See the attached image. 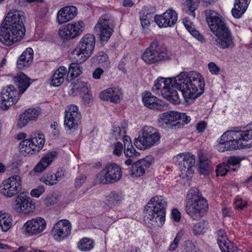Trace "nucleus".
<instances>
[{"label":"nucleus","mask_w":252,"mask_h":252,"mask_svg":"<svg viewBox=\"0 0 252 252\" xmlns=\"http://www.w3.org/2000/svg\"><path fill=\"white\" fill-rule=\"evenodd\" d=\"M174 84L181 92L186 101L195 99L204 92V78L199 73L194 71L182 72L174 78Z\"/></svg>","instance_id":"f257e3e1"},{"label":"nucleus","mask_w":252,"mask_h":252,"mask_svg":"<svg viewBox=\"0 0 252 252\" xmlns=\"http://www.w3.org/2000/svg\"><path fill=\"white\" fill-rule=\"evenodd\" d=\"M206 16L210 30L216 36L214 44L222 49L234 48L235 43L232 33L222 17L212 10L206 11Z\"/></svg>","instance_id":"f03ea898"},{"label":"nucleus","mask_w":252,"mask_h":252,"mask_svg":"<svg viewBox=\"0 0 252 252\" xmlns=\"http://www.w3.org/2000/svg\"><path fill=\"white\" fill-rule=\"evenodd\" d=\"M166 199L162 195L152 197L145 207V217L154 227L163 225L165 220Z\"/></svg>","instance_id":"7ed1b4c3"},{"label":"nucleus","mask_w":252,"mask_h":252,"mask_svg":"<svg viewBox=\"0 0 252 252\" xmlns=\"http://www.w3.org/2000/svg\"><path fill=\"white\" fill-rule=\"evenodd\" d=\"M24 23L4 19L0 28V41L6 46H10L20 41L24 36Z\"/></svg>","instance_id":"20e7f679"},{"label":"nucleus","mask_w":252,"mask_h":252,"mask_svg":"<svg viewBox=\"0 0 252 252\" xmlns=\"http://www.w3.org/2000/svg\"><path fill=\"white\" fill-rule=\"evenodd\" d=\"M141 58L147 64L160 63L170 60L167 48L159 40L155 39L146 48Z\"/></svg>","instance_id":"39448f33"},{"label":"nucleus","mask_w":252,"mask_h":252,"mask_svg":"<svg viewBox=\"0 0 252 252\" xmlns=\"http://www.w3.org/2000/svg\"><path fill=\"white\" fill-rule=\"evenodd\" d=\"M208 209L207 201L200 196L195 189H190L187 194L186 211L194 220H198L204 216Z\"/></svg>","instance_id":"423d86ee"},{"label":"nucleus","mask_w":252,"mask_h":252,"mask_svg":"<svg viewBox=\"0 0 252 252\" xmlns=\"http://www.w3.org/2000/svg\"><path fill=\"white\" fill-rule=\"evenodd\" d=\"M161 136L158 130L151 126H145L141 130L134 144L140 150H146L158 145Z\"/></svg>","instance_id":"0eeeda50"},{"label":"nucleus","mask_w":252,"mask_h":252,"mask_svg":"<svg viewBox=\"0 0 252 252\" xmlns=\"http://www.w3.org/2000/svg\"><path fill=\"white\" fill-rule=\"evenodd\" d=\"M95 44L94 36L90 33L85 34L72 51V54L80 63L85 62L93 54Z\"/></svg>","instance_id":"6e6552de"},{"label":"nucleus","mask_w":252,"mask_h":252,"mask_svg":"<svg viewBox=\"0 0 252 252\" xmlns=\"http://www.w3.org/2000/svg\"><path fill=\"white\" fill-rule=\"evenodd\" d=\"M114 23V18L110 13H105L99 18L94 31L101 43H106L110 39L115 27Z\"/></svg>","instance_id":"1a4fd4ad"},{"label":"nucleus","mask_w":252,"mask_h":252,"mask_svg":"<svg viewBox=\"0 0 252 252\" xmlns=\"http://www.w3.org/2000/svg\"><path fill=\"white\" fill-rule=\"evenodd\" d=\"M122 177L121 167L117 163H108L97 176V181L102 184H112L119 181Z\"/></svg>","instance_id":"9d476101"},{"label":"nucleus","mask_w":252,"mask_h":252,"mask_svg":"<svg viewBox=\"0 0 252 252\" xmlns=\"http://www.w3.org/2000/svg\"><path fill=\"white\" fill-rule=\"evenodd\" d=\"M22 94L12 85L7 86L1 93L0 108L3 110H7L18 101Z\"/></svg>","instance_id":"9b49d317"},{"label":"nucleus","mask_w":252,"mask_h":252,"mask_svg":"<svg viewBox=\"0 0 252 252\" xmlns=\"http://www.w3.org/2000/svg\"><path fill=\"white\" fill-rule=\"evenodd\" d=\"M21 178L13 175L2 182L0 191L3 195L11 197L17 194L21 189Z\"/></svg>","instance_id":"f8f14e48"},{"label":"nucleus","mask_w":252,"mask_h":252,"mask_svg":"<svg viewBox=\"0 0 252 252\" xmlns=\"http://www.w3.org/2000/svg\"><path fill=\"white\" fill-rule=\"evenodd\" d=\"M236 131H227L221 136L218 148L221 152L236 149H242L243 144L234 135Z\"/></svg>","instance_id":"ddd939ff"},{"label":"nucleus","mask_w":252,"mask_h":252,"mask_svg":"<svg viewBox=\"0 0 252 252\" xmlns=\"http://www.w3.org/2000/svg\"><path fill=\"white\" fill-rule=\"evenodd\" d=\"M81 118L78 106L74 104L68 105L65 111L64 125L68 130H75L78 128Z\"/></svg>","instance_id":"4468645a"},{"label":"nucleus","mask_w":252,"mask_h":252,"mask_svg":"<svg viewBox=\"0 0 252 252\" xmlns=\"http://www.w3.org/2000/svg\"><path fill=\"white\" fill-rule=\"evenodd\" d=\"M71 224L67 220H62L54 225L52 230L54 238L58 241L66 239L70 234Z\"/></svg>","instance_id":"2eb2a0df"},{"label":"nucleus","mask_w":252,"mask_h":252,"mask_svg":"<svg viewBox=\"0 0 252 252\" xmlns=\"http://www.w3.org/2000/svg\"><path fill=\"white\" fill-rule=\"evenodd\" d=\"M46 227V222L41 217L28 220L25 223L23 229L29 235L38 234L43 231Z\"/></svg>","instance_id":"dca6fc26"},{"label":"nucleus","mask_w":252,"mask_h":252,"mask_svg":"<svg viewBox=\"0 0 252 252\" xmlns=\"http://www.w3.org/2000/svg\"><path fill=\"white\" fill-rule=\"evenodd\" d=\"M179 157L182 159L180 161V169L182 174H185L187 177H190L193 174L195 158V156L191 153L180 154Z\"/></svg>","instance_id":"f3484780"},{"label":"nucleus","mask_w":252,"mask_h":252,"mask_svg":"<svg viewBox=\"0 0 252 252\" xmlns=\"http://www.w3.org/2000/svg\"><path fill=\"white\" fill-rule=\"evenodd\" d=\"M154 20L159 28L173 26L177 21V14L172 9H168L161 15L155 16Z\"/></svg>","instance_id":"a211bd4d"},{"label":"nucleus","mask_w":252,"mask_h":252,"mask_svg":"<svg viewBox=\"0 0 252 252\" xmlns=\"http://www.w3.org/2000/svg\"><path fill=\"white\" fill-rule=\"evenodd\" d=\"M35 206L31 198L24 193H21L17 197L15 200L14 209L17 212H23L28 214L33 212Z\"/></svg>","instance_id":"6ab92c4d"},{"label":"nucleus","mask_w":252,"mask_h":252,"mask_svg":"<svg viewBox=\"0 0 252 252\" xmlns=\"http://www.w3.org/2000/svg\"><path fill=\"white\" fill-rule=\"evenodd\" d=\"M99 97L103 100L117 103L122 98V93L118 88H109L102 91L99 94Z\"/></svg>","instance_id":"aec40b11"},{"label":"nucleus","mask_w":252,"mask_h":252,"mask_svg":"<svg viewBox=\"0 0 252 252\" xmlns=\"http://www.w3.org/2000/svg\"><path fill=\"white\" fill-rule=\"evenodd\" d=\"M217 234L218 237L217 243L222 252H241L237 247H234L232 244L227 243V238L223 229L219 230Z\"/></svg>","instance_id":"412c9836"},{"label":"nucleus","mask_w":252,"mask_h":252,"mask_svg":"<svg viewBox=\"0 0 252 252\" xmlns=\"http://www.w3.org/2000/svg\"><path fill=\"white\" fill-rule=\"evenodd\" d=\"M77 13V9L74 6H66L61 9L57 14V20L62 24L73 19Z\"/></svg>","instance_id":"4be33fe9"},{"label":"nucleus","mask_w":252,"mask_h":252,"mask_svg":"<svg viewBox=\"0 0 252 252\" xmlns=\"http://www.w3.org/2000/svg\"><path fill=\"white\" fill-rule=\"evenodd\" d=\"M180 113L175 111H168L160 115L161 121L164 123L168 128L171 129H177V126H175L176 123L179 120Z\"/></svg>","instance_id":"5701e85b"},{"label":"nucleus","mask_w":252,"mask_h":252,"mask_svg":"<svg viewBox=\"0 0 252 252\" xmlns=\"http://www.w3.org/2000/svg\"><path fill=\"white\" fill-rule=\"evenodd\" d=\"M33 51L31 48H27L17 61V66L19 69H24L30 66L33 62Z\"/></svg>","instance_id":"b1692460"},{"label":"nucleus","mask_w":252,"mask_h":252,"mask_svg":"<svg viewBox=\"0 0 252 252\" xmlns=\"http://www.w3.org/2000/svg\"><path fill=\"white\" fill-rule=\"evenodd\" d=\"M124 200L122 191H112L105 197V204L110 208L120 206Z\"/></svg>","instance_id":"393cba45"},{"label":"nucleus","mask_w":252,"mask_h":252,"mask_svg":"<svg viewBox=\"0 0 252 252\" xmlns=\"http://www.w3.org/2000/svg\"><path fill=\"white\" fill-rule=\"evenodd\" d=\"M174 78L172 79L171 85L168 86L167 89H164L162 91L163 97L174 104H179L180 103V99L178 94L175 89L176 86L174 84Z\"/></svg>","instance_id":"a878e982"},{"label":"nucleus","mask_w":252,"mask_h":252,"mask_svg":"<svg viewBox=\"0 0 252 252\" xmlns=\"http://www.w3.org/2000/svg\"><path fill=\"white\" fill-rule=\"evenodd\" d=\"M56 155V152L48 153L45 155L33 170L36 173H41L52 162Z\"/></svg>","instance_id":"bb28decb"},{"label":"nucleus","mask_w":252,"mask_h":252,"mask_svg":"<svg viewBox=\"0 0 252 252\" xmlns=\"http://www.w3.org/2000/svg\"><path fill=\"white\" fill-rule=\"evenodd\" d=\"M247 127L246 130L236 131L234 135L235 138H238V141H240V143L243 144L242 149L248 145V141L252 140V122L248 125Z\"/></svg>","instance_id":"cd10ccee"},{"label":"nucleus","mask_w":252,"mask_h":252,"mask_svg":"<svg viewBox=\"0 0 252 252\" xmlns=\"http://www.w3.org/2000/svg\"><path fill=\"white\" fill-rule=\"evenodd\" d=\"M142 101L145 106L150 109H158L162 104L161 101L149 91H145L142 96Z\"/></svg>","instance_id":"c85d7f7f"},{"label":"nucleus","mask_w":252,"mask_h":252,"mask_svg":"<svg viewBox=\"0 0 252 252\" xmlns=\"http://www.w3.org/2000/svg\"><path fill=\"white\" fill-rule=\"evenodd\" d=\"M251 0H235L234 7L231 10L233 16L240 18L246 11Z\"/></svg>","instance_id":"c756f323"},{"label":"nucleus","mask_w":252,"mask_h":252,"mask_svg":"<svg viewBox=\"0 0 252 252\" xmlns=\"http://www.w3.org/2000/svg\"><path fill=\"white\" fill-rule=\"evenodd\" d=\"M13 80L21 93H23L31 84L30 79L23 73L18 74Z\"/></svg>","instance_id":"7c9ffc66"},{"label":"nucleus","mask_w":252,"mask_h":252,"mask_svg":"<svg viewBox=\"0 0 252 252\" xmlns=\"http://www.w3.org/2000/svg\"><path fill=\"white\" fill-rule=\"evenodd\" d=\"M91 60L92 63L104 68H107L110 64L108 55L103 51L98 52Z\"/></svg>","instance_id":"2f4dec72"},{"label":"nucleus","mask_w":252,"mask_h":252,"mask_svg":"<svg viewBox=\"0 0 252 252\" xmlns=\"http://www.w3.org/2000/svg\"><path fill=\"white\" fill-rule=\"evenodd\" d=\"M66 73V68L63 66H60L53 74L51 79V85L55 87L60 86L64 81Z\"/></svg>","instance_id":"473e14b6"},{"label":"nucleus","mask_w":252,"mask_h":252,"mask_svg":"<svg viewBox=\"0 0 252 252\" xmlns=\"http://www.w3.org/2000/svg\"><path fill=\"white\" fill-rule=\"evenodd\" d=\"M124 155L126 158L124 161L126 165H132L135 159L140 156V153L136 151L132 145H129L124 148Z\"/></svg>","instance_id":"72a5a7b5"},{"label":"nucleus","mask_w":252,"mask_h":252,"mask_svg":"<svg viewBox=\"0 0 252 252\" xmlns=\"http://www.w3.org/2000/svg\"><path fill=\"white\" fill-rule=\"evenodd\" d=\"M28 140L32 144L33 150L39 151L43 147L45 143L44 135L42 134L34 133L30 136Z\"/></svg>","instance_id":"f704fd0d"},{"label":"nucleus","mask_w":252,"mask_h":252,"mask_svg":"<svg viewBox=\"0 0 252 252\" xmlns=\"http://www.w3.org/2000/svg\"><path fill=\"white\" fill-rule=\"evenodd\" d=\"M172 79H165L163 78H158L155 81V84L152 88V91L155 93H158L160 92L162 94V91L164 89H167L170 84L172 82Z\"/></svg>","instance_id":"c9c22d12"},{"label":"nucleus","mask_w":252,"mask_h":252,"mask_svg":"<svg viewBox=\"0 0 252 252\" xmlns=\"http://www.w3.org/2000/svg\"><path fill=\"white\" fill-rule=\"evenodd\" d=\"M71 85L73 93L76 94H78L81 95L89 92L88 84L81 79H77L74 81Z\"/></svg>","instance_id":"e433bc0d"},{"label":"nucleus","mask_w":252,"mask_h":252,"mask_svg":"<svg viewBox=\"0 0 252 252\" xmlns=\"http://www.w3.org/2000/svg\"><path fill=\"white\" fill-rule=\"evenodd\" d=\"M67 25L72 39L80 35L84 30L85 25L82 21H79Z\"/></svg>","instance_id":"4c0bfd02"},{"label":"nucleus","mask_w":252,"mask_h":252,"mask_svg":"<svg viewBox=\"0 0 252 252\" xmlns=\"http://www.w3.org/2000/svg\"><path fill=\"white\" fill-rule=\"evenodd\" d=\"M32 144L31 142L26 139L22 141L19 144V149L20 152L23 154H31L32 155L38 152L33 150Z\"/></svg>","instance_id":"58836bf2"},{"label":"nucleus","mask_w":252,"mask_h":252,"mask_svg":"<svg viewBox=\"0 0 252 252\" xmlns=\"http://www.w3.org/2000/svg\"><path fill=\"white\" fill-rule=\"evenodd\" d=\"M11 217L7 214L0 212V226L3 231H7L12 225Z\"/></svg>","instance_id":"ea45409f"},{"label":"nucleus","mask_w":252,"mask_h":252,"mask_svg":"<svg viewBox=\"0 0 252 252\" xmlns=\"http://www.w3.org/2000/svg\"><path fill=\"white\" fill-rule=\"evenodd\" d=\"M183 23L186 29L190 32V33L198 40L203 42L205 41V38L199 32L191 27V23L187 18L183 20Z\"/></svg>","instance_id":"a19ab883"},{"label":"nucleus","mask_w":252,"mask_h":252,"mask_svg":"<svg viewBox=\"0 0 252 252\" xmlns=\"http://www.w3.org/2000/svg\"><path fill=\"white\" fill-rule=\"evenodd\" d=\"M130 168V174L132 177H138L143 176L145 173V168L137 161L133 162Z\"/></svg>","instance_id":"79ce46f5"},{"label":"nucleus","mask_w":252,"mask_h":252,"mask_svg":"<svg viewBox=\"0 0 252 252\" xmlns=\"http://www.w3.org/2000/svg\"><path fill=\"white\" fill-rule=\"evenodd\" d=\"M25 13L23 11L13 9L11 10L7 13L5 19L13 20L14 21H18L24 23L25 20Z\"/></svg>","instance_id":"37998d69"},{"label":"nucleus","mask_w":252,"mask_h":252,"mask_svg":"<svg viewBox=\"0 0 252 252\" xmlns=\"http://www.w3.org/2000/svg\"><path fill=\"white\" fill-rule=\"evenodd\" d=\"M94 241L92 239L85 237L80 240L77 247L81 251L88 252L94 248Z\"/></svg>","instance_id":"c03bdc74"},{"label":"nucleus","mask_w":252,"mask_h":252,"mask_svg":"<svg viewBox=\"0 0 252 252\" xmlns=\"http://www.w3.org/2000/svg\"><path fill=\"white\" fill-rule=\"evenodd\" d=\"M212 169L211 161L208 159H200L198 170L201 174L207 175Z\"/></svg>","instance_id":"a18cd8bd"},{"label":"nucleus","mask_w":252,"mask_h":252,"mask_svg":"<svg viewBox=\"0 0 252 252\" xmlns=\"http://www.w3.org/2000/svg\"><path fill=\"white\" fill-rule=\"evenodd\" d=\"M232 170L233 172H235L237 170L236 167L235 168H231L227 165L225 162H223L222 163H220L217 166L216 169V173L217 176H224L226 175L227 173L230 171Z\"/></svg>","instance_id":"49530a36"},{"label":"nucleus","mask_w":252,"mask_h":252,"mask_svg":"<svg viewBox=\"0 0 252 252\" xmlns=\"http://www.w3.org/2000/svg\"><path fill=\"white\" fill-rule=\"evenodd\" d=\"M208 222L204 220L197 222L193 227V233L194 235H200L205 232L207 229Z\"/></svg>","instance_id":"de8ad7c7"},{"label":"nucleus","mask_w":252,"mask_h":252,"mask_svg":"<svg viewBox=\"0 0 252 252\" xmlns=\"http://www.w3.org/2000/svg\"><path fill=\"white\" fill-rule=\"evenodd\" d=\"M40 181L48 186H53L58 183L56 176L53 173L45 174L40 178Z\"/></svg>","instance_id":"09e8293b"},{"label":"nucleus","mask_w":252,"mask_h":252,"mask_svg":"<svg viewBox=\"0 0 252 252\" xmlns=\"http://www.w3.org/2000/svg\"><path fill=\"white\" fill-rule=\"evenodd\" d=\"M81 72L80 66L77 63H73L70 64L68 69V76L69 75H70L69 77L71 78V79L77 77Z\"/></svg>","instance_id":"8fccbe9b"},{"label":"nucleus","mask_w":252,"mask_h":252,"mask_svg":"<svg viewBox=\"0 0 252 252\" xmlns=\"http://www.w3.org/2000/svg\"><path fill=\"white\" fill-rule=\"evenodd\" d=\"M25 112L31 121H35L41 113V109L39 108H29Z\"/></svg>","instance_id":"3c124183"},{"label":"nucleus","mask_w":252,"mask_h":252,"mask_svg":"<svg viewBox=\"0 0 252 252\" xmlns=\"http://www.w3.org/2000/svg\"><path fill=\"white\" fill-rule=\"evenodd\" d=\"M180 116L175 125V126H177V129L183 127L185 125L189 124L191 120L190 117L187 116L185 113H180Z\"/></svg>","instance_id":"603ef678"},{"label":"nucleus","mask_w":252,"mask_h":252,"mask_svg":"<svg viewBox=\"0 0 252 252\" xmlns=\"http://www.w3.org/2000/svg\"><path fill=\"white\" fill-rule=\"evenodd\" d=\"M58 34L59 36L63 40L72 39L68 25L61 28L59 31Z\"/></svg>","instance_id":"864d4df0"},{"label":"nucleus","mask_w":252,"mask_h":252,"mask_svg":"<svg viewBox=\"0 0 252 252\" xmlns=\"http://www.w3.org/2000/svg\"><path fill=\"white\" fill-rule=\"evenodd\" d=\"M197 243L196 241L193 242L191 240H188L184 243V249L185 252H194L196 251Z\"/></svg>","instance_id":"5fc2aeb1"},{"label":"nucleus","mask_w":252,"mask_h":252,"mask_svg":"<svg viewBox=\"0 0 252 252\" xmlns=\"http://www.w3.org/2000/svg\"><path fill=\"white\" fill-rule=\"evenodd\" d=\"M31 121L26 115L25 112L21 114L19 116V119L17 122V127L19 128H22L26 126Z\"/></svg>","instance_id":"6e6d98bb"},{"label":"nucleus","mask_w":252,"mask_h":252,"mask_svg":"<svg viewBox=\"0 0 252 252\" xmlns=\"http://www.w3.org/2000/svg\"><path fill=\"white\" fill-rule=\"evenodd\" d=\"M184 234V233L183 231H180L177 233L175 238L169 247V250L170 251H174L177 248L179 243L182 238Z\"/></svg>","instance_id":"4d7b16f0"},{"label":"nucleus","mask_w":252,"mask_h":252,"mask_svg":"<svg viewBox=\"0 0 252 252\" xmlns=\"http://www.w3.org/2000/svg\"><path fill=\"white\" fill-rule=\"evenodd\" d=\"M244 159V158L241 157H238L236 156H230L228 157V159L226 161V163L228 166L230 167V166H237L238 167L240 166V162Z\"/></svg>","instance_id":"13d9d810"},{"label":"nucleus","mask_w":252,"mask_h":252,"mask_svg":"<svg viewBox=\"0 0 252 252\" xmlns=\"http://www.w3.org/2000/svg\"><path fill=\"white\" fill-rule=\"evenodd\" d=\"M184 5L186 8L189 11V14L194 18L195 16L194 11L196 9L194 1L193 0H186Z\"/></svg>","instance_id":"bf43d9fd"},{"label":"nucleus","mask_w":252,"mask_h":252,"mask_svg":"<svg viewBox=\"0 0 252 252\" xmlns=\"http://www.w3.org/2000/svg\"><path fill=\"white\" fill-rule=\"evenodd\" d=\"M153 160V159L151 157L147 156L145 158L138 160L137 161L139 162L142 167H143V168L145 169L150 167Z\"/></svg>","instance_id":"052dcab7"},{"label":"nucleus","mask_w":252,"mask_h":252,"mask_svg":"<svg viewBox=\"0 0 252 252\" xmlns=\"http://www.w3.org/2000/svg\"><path fill=\"white\" fill-rule=\"evenodd\" d=\"M45 191V188L43 186H39L36 189H33L31 191L32 197H38Z\"/></svg>","instance_id":"680f3d73"},{"label":"nucleus","mask_w":252,"mask_h":252,"mask_svg":"<svg viewBox=\"0 0 252 252\" xmlns=\"http://www.w3.org/2000/svg\"><path fill=\"white\" fill-rule=\"evenodd\" d=\"M208 69L212 74L218 75L220 72V68L217 65V64L213 63L211 62L208 64Z\"/></svg>","instance_id":"e2e57ef3"},{"label":"nucleus","mask_w":252,"mask_h":252,"mask_svg":"<svg viewBox=\"0 0 252 252\" xmlns=\"http://www.w3.org/2000/svg\"><path fill=\"white\" fill-rule=\"evenodd\" d=\"M56 202L57 198L53 194L47 196L44 200V203L47 206L52 205L56 203Z\"/></svg>","instance_id":"0e129e2a"},{"label":"nucleus","mask_w":252,"mask_h":252,"mask_svg":"<svg viewBox=\"0 0 252 252\" xmlns=\"http://www.w3.org/2000/svg\"><path fill=\"white\" fill-rule=\"evenodd\" d=\"M86 180V177L84 175L80 174L75 180L74 186L76 188H80Z\"/></svg>","instance_id":"69168bd1"},{"label":"nucleus","mask_w":252,"mask_h":252,"mask_svg":"<svg viewBox=\"0 0 252 252\" xmlns=\"http://www.w3.org/2000/svg\"><path fill=\"white\" fill-rule=\"evenodd\" d=\"M84 96H82V99L84 104L85 105L91 106L93 103V97L92 95L89 94V93H86L83 94Z\"/></svg>","instance_id":"338daca9"},{"label":"nucleus","mask_w":252,"mask_h":252,"mask_svg":"<svg viewBox=\"0 0 252 252\" xmlns=\"http://www.w3.org/2000/svg\"><path fill=\"white\" fill-rule=\"evenodd\" d=\"M123 151V145L120 142H117L114 145V148L113 153L114 155L117 156H120L122 153Z\"/></svg>","instance_id":"774afa93"}]
</instances>
